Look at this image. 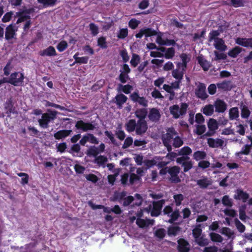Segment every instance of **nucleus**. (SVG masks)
Returning a JSON list of instances; mask_svg holds the SVG:
<instances>
[{
	"label": "nucleus",
	"instance_id": "obj_1",
	"mask_svg": "<svg viewBox=\"0 0 252 252\" xmlns=\"http://www.w3.org/2000/svg\"><path fill=\"white\" fill-rule=\"evenodd\" d=\"M126 195V193L125 191L118 192L115 194L116 199L118 200H121L124 198L123 202L124 206L128 205L132 201H135V204L136 205H140L141 204L142 198L140 194H136L134 197L129 196L125 197Z\"/></svg>",
	"mask_w": 252,
	"mask_h": 252
},
{
	"label": "nucleus",
	"instance_id": "obj_2",
	"mask_svg": "<svg viewBox=\"0 0 252 252\" xmlns=\"http://www.w3.org/2000/svg\"><path fill=\"white\" fill-rule=\"evenodd\" d=\"M188 105L187 104L183 103L180 106L178 105H174L169 107V110L171 114L175 119L180 118L186 113Z\"/></svg>",
	"mask_w": 252,
	"mask_h": 252
},
{
	"label": "nucleus",
	"instance_id": "obj_3",
	"mask_svg": "<svg viewBox=\"0 0 252 252\" xmlns=\"http://www.w3.org/2000/svg\"><path fill=\"white\" fill-rule=\"evenodd\" d=\"M175 133V131L173 128H169L167 133L162 136L163 143L169 152L171 150Z\"/></svg>",
	"mask_w": 252,
	"mask_h": 252
},
{
	"label": "nucleus",
	"instance_id": "obj_4",
	"mask_svg": "<svg viewBox=\"0 0 252 252\" xmlns=\"http://www.w3.org/2000/svg\"><path fill=\"white\" fill-rule=\"evenodd\" d=\"M140 179L138 175L133 173L130 176L128 173H125L121 176V181L123 185H133Z\"/></svg>",
	"mask_w": 252,
	"mask_h": 252
},
{
	"label": "nucleus",
	"instance_id": "obj_5",
	"mask_svg": "<svg viewBox=\"0 0 252 252\" xmlns=\"http://www.w3.org/2000/svg\"><path fill=\"white\" fill-rule=\"evenodd\" d=\"M202 230L199 226H197L193 230V235L197 243L201 246L207 245L208 241L207 239L204 238L201 235Z\"/></svg>",
	"mask_w": 252,
	"mask_h": 252
},
{
	"label": "nucleus",
	"instance_id": "obj_6",
	"mask_svg": "<svg viewBox=\"0 0 252 252\" xmlns=\"http://www.w3.org/2000/svg\"><path fill=\"white\" fill-rule=\"evenodd\" d=\"M24 75L19 72L12 73L8 79V83L15 86H20L23 83Z\"/></svg>",
	"mask_w": 252,
	"mask_h": 252
},
{
	"label": "nucleus",
	"instance_id": "obj_7",
	"mask_svg": "<svg viewBox=\"0 0 252 252\" xmlns=\"http://www.w3.org/2000/svg\"><path fill=\"white\" fill-rule=\"evenodd\" d=\"M163 159L164 158L156 157L152 160H145L144 164L147 168H150L155 165L161 167L166 165L169 162V161H164Z\"/></svg>",
	"mask_w": 252,
	"mask_h": 252
},
{
	"label": "nucleus",
	"instance_id": "obj_8",
	"mask_svg": "<svg viewBox=\"0 0 252 252\" xmlns=\"http://www.w3.org/2000/svg\"><path fill=\"white\" fill-rule=\"evenodd\" d=\"M163 213L164 215H166L171 218L168 220L171 223L176 220L179 216V211L173 212L172 207L169 206H166L164 209Z\"/></svg>",
	"mask_w": 252,
	"mask_h": 252
},
{
	"label": "nucleus",
	"instance_id": "obj_9",
	"mask_svg": "<svg viewBox=\"0 0 252 252\" xmlns=\"http://www.w3.org/2000/svg\"><path fill=\"white\" fill-rule=\"evenodd\" d=\"M197 87L195 89V94L196 96L202 99L206 98L208 96L206 93V86L204 84L200 83L196 84Z\"/></svg>",
	"mask_w": 252,
	"mask_h": 252
},
{
	"label": "nucleus",
	"instance_id": "obj_10",
	"mask_svg": "<svg viewBox=\"0 0 252 252\" xmlns=\"http://www.w3.org/2000/svg\"><path fill=\"white\" fill-rule=\"evenodd\" d=\"M189 157H182L177 159V163L182 164L185 172L189 171L192 167V162L190 160H189Z\"/></svg>",
	"mask_w": 252,
	"mask_h": 252
},
{
	"label": "nucleus",
	"instance_id": "obj_11",
	"mask_svg": "<svg viewBox=\"0 0 252 252\" xmlns=\"http://www.w3.org/2000/svg\"><path fill=\"white\" fill-rule=\"evenodd\" d=\"M163 203V200L153 203L152 207L150 208L152 210L151 214L152 216H158L159 215Z\"/></svg>",
	"mask_w": 252,
	"mask_h": 252
},
{
	"label": "nucleus",
	"instance_id": "obj_12",
	"mask_svg": "<svg viewBox=\"0 0 252 252\" xmlns=\"http://www.w3.org/2000/svg\"><path fill=\"white\" fill-rule=\"evenodd\" d=\"M233 197L236 200H240L243 202H246L249 197V194L241 189H237L235 191Z\"/></svg>",
	"mask_w": 252,
	"mask_h": 252
},
{
	"label": "nucleus",
	"instance_id": "obj_13",
	"mask_svg": "<svg viewBox=\"0 0 252 252\" xmlns=\"http://www.w3.org/2000/svg\"><path fill=\"white\" fill-rule=\"evenodd\" d=\"M16 15L17 16L20 17L17 21V23L19 24L20 23L25 22L24 29L25 31L28 30L31 25V20L30 16L24 15L23 14H21L20 12L17 13Z\"/></svg>",
	"mask_w": 252,
	"mask_h": 252
},
{
	"label": "nucleus",
	"instance_id": "obj_14",
	"mask_svg": "<svg viewBox=\"0 0 252 252\" xmlns=\"http://www.w3.org/2000/svg\"><path fill=\"white\" fill-rule=\"evenodd\" d=\"M180 172V168L177 166H174L169 168V173L170 175V180L174 183L180 182V179L178 176Z\"/></svg>",
	"mask_w": 252,
	"mask_h": 252
},
{
	"label": "nucleus",
	"instance_id": "obj_15",
	"mask_svg": "<svg viewBox=\"0 0 252 252\" xmlns=\"http://www.w3.org/2000/svg\"><path fill=\"white\" fill-rule=\"evenodd\" d=\"M87 142H90L92 144H98V140L93 135L87 134L82 137L80 141V143L82 145H85Z\"/></svg>",
	"mask_w": 252,
	"mask_h": 252
},
{
	"label": "nucleus",
	"instance_id": "obj_16",
	"mask_svg": "<svg viewBox=\"0 0 252 252\" xmlns=\"http://www.w3.org/2000/svg\"><path fill=\"white\" fill-rule=\"evenodd\" d=\"M17 28L12 25H10L6 28L5 37L7 40H10L15 37Z\"/></svg>",
	"mask_w": 252,
	"mask_h": 252
},
{
	"label": "nucleus",
	"instance_id": "obj_17",
	"mask_svg": "<svg viewBox=\"0 0 252 252\" xmlns=\"http://www.w3.org/2000/svg\"><path fill=\"white\" fill-rule=\"evenodd\" d=\"M213 106L215 108L216 112L218 113H223L227 109L226 103L220 99H217Z\"/></svg>",
	"mask_w": 252,
	"mask_h": 252
},
{
	"label": "nucleus",
	"instance_id": "obj_18",
	"mask_svg": "<svg viewBox=\"0 0 252 252\" xmlns=\"http://www.w3.org/2000/svg\"><path fill=\"white\" fill-rule=\"evenodd\" d=\"M75 126L78 129H81L84 131L92 130L94 128V126L92 124L85 123L82 121L77 122Z\"/></svg>",
	"mask_w": 252,
	"mask_h": 252
},
{
	"label": "nucleus",
	"instance_id": "obj_19",
	"mask_svg": "<svg viewBox=\"0 0 252 252\" xmlns=\"http://www.w3.org/2000/svg\"><path fill=\"white\" fill-rule=\"evenodd\" d=\"M156 32L151 29L144 28L141 29L139 32L135 35V36L137 38H141L143 35H145L146 37H149L156 35Z\"/></svg>",
	"mask_w": 252,
	"mask_h": 252
},
{
	"label": "nucleus",
	"instance_id": "obj_20",
	"mask_svg": "<svg viewBox=\"0 0 252 252\" xmlns=\"http://www.w3.org/2000/svg\"><path fill=\"white\" fill-rule=\"evenodd\" d=\"M182 63H178L177 67L179 69H182L183 70H186L187 67V63L190 61V57L185 54H182L180 55Z\"/></svg>",
	"mask_w": 252,
	"mask_h": 252
},
{
	"label": "nucleus",
	"instance_id": "obj_21",
	"mask_svg": "<svg viewBox=\"0 0 252 252\" xmlns=\"http://www.w3.org/2000/svg\"><path fill=\"white\" fill-rule=\"evenodd\" d=\"M147 125L144 120H140L136 125V132L137 134H141L146 132Z\"/></svg>",
	"mask_w": 252,
	"mask_h": 252
},
{
	"label": "nucleus",
	"instance_id": "obj_22",
	"mask_svg": "<svg viewBox=\"0 0 252 252\" xmlns=\"http://www.w3.org/2000/svg\"><path fill=\"white\" fill-rule=\"evenodd\" d=\"M131 100L134 102H136L144 106H146L147 104V101L144 97L140 96L137 93H133L130 95Z\"/></svg>",
	"mask_w": 252,
	"mask_h": 252
},
{
	"label": "nucleus",
	"instance_id": "obj_23",
	"mask_svg": "<svg viewBox=\"0 0 252 252\" xmlns=\"http://www.w3.org/2000/svg\"><path fill=\"white\" fill-rule=\"evenodd\" d=\"M237 44L246 47H252V38H237L236 39Z\"/></svg>",
	"mask_w": 252,
	"mask_h": 252
},
{
	"label": "nucleus",
	"instance_id": "obj_24",
	"mask_svg": "<svg viewBox=\"0 0 252 252\" xmlns=\"http://www.w3.org/2000/svg\"><path fill=\"white\" fill-rule=\"evenodd\" d=\"M207 143L210 147L217 148L221 147L223 144V141L220 139L208 138Z\"/></svg>",
	"mask_w": 252,
	"mask_h": 252
},
{
	"label": "nucleus",
	"instance_id": "obj_25",
	"mask_svg": "<svg viewBox=\"0 0 252 252\" xmlns=\"http://www.w3.org/2000/svg\"><path fill=\"white\" fill-rule=\"evenodd\" d=\"M52 119L49 114L47 113L43 114L42 118L38 121L40 126L43 128L47 127L48 123Z\"/></svg>",
	"mask_w": 252,
	"mask_h": 252
},
{
	"label": "nucleus",
	"instance_id": "obj_26",
	"mask_svg": "<svg viewBox=\"0 0 252 252\" xmlns=\"http://www.w3.org/2000/svg\"><path fill=\"white\" fill-rule=\"evenodd\" d=\"M156 42L159 45H171L175 44V41L173 40L164 39L161 35L158 34L157 37Z\"/></svg>",
	"mask_w": 252,
	"mask_h": 252
},
{
	"label": "nucleus",
	"instance_id": "obj_27",
	"mask_svg": "<svg viewBox=\"0 0 252 252\" xmlns=\"http://www.w3.org/2000/svg\"><path fill=\"white\" fill-rule=\"evenodd\" d=\"M39 55L41 56H54L56 55V50L54 47L49 46L39 52Z\"/></svg>",
	"mask_w": 252,
	"mask_h": 252
},
{
	"label": "nucleus",
	"instance_id": "obj_28",
	"mask_svg": "<svg viewBox=\"0 0 252 252\" xmlns=\"http://www.w3.org/2000/svg\"><path fill=\"white\" fill-rule=\"evenodd\" d=\"M214 41V46L216 49L223 51L227 49V46L225 44L224 41L221 38L215 39V40Z\"/></svg>",
	"mask_w": 252,
	"mask_h": 252
},
{
	"label": "nucleus",
	"instance_id": "obj_29",
	"mask_svg": "<svg viewBox=\"0 0 252 252\" xmlns=\"http://www.w3.org/2000/svg\"><path fill=\"white\" fill-rule=\"evenodd\" d=\"M197 184L201 188H206L212 184V181L208 178L202 177L197 180Z\"/></svg>",
	"mask_w": 252,
	"mask_h": 252
},
{
	"label": "nucleus",
	"instance_id": "obj_30",
	"mask_svg": "<svg viewBox=\"0 0 252 252\" xmlns=\"http://www.w3.org/2000/svg\"><path fill=\"white\" fill-rule=\"evenodd\" d=\"M178 250L180 252H188L189 251V244L184 239L178 240Z\"/></svg>",
	"mask_w": 252,
	"mask_h": 252
},
{
	"label": "nucleus",
	"instance_id": "obj_31",
	"mask_svg": "<svg viewBox=\"0 0 252 252\" xmlns=\"http://www.w3.org/2000/svg\"><path fill=\"white\" fill-rule=\"evenodd\" d=\"M160 114L158 110L156 108L152 109L149 114V119L153 121H156L159 119Z\"/></svg>",
	"mask_w": 252,
	"mask_h": 252
},
{
	"label": "nucleus",
	"instance_id": "obj_32",
	"mask_svg": "<svg viewBox=\"0 0 252 252\" xmlns=\"http://www.w3.org/2000/svg\"><path fill=\"white\" fill-rule=\"evenodd\" d=\"M71 132V130H62L58 131L54 134V137L57 139H61L66 137Z\"/></svg>",
	"mask_w": 252,
	"mask_h": 252
},
{
	"label": "nucleus",
	"instance_id": "obj_33",
	"mask_svg": "<svg viewBox=\"0 0 252 252\" xmlns=\"http://www.w3.org/2000/svg\"><path fill=\"white\" fill-rule=\"evenodd\" d=\"M201 112L206 116H212L214 112V107L213 105H205L201 109Z\"/></svg>",
	"mask_w": 252,
	"mask_h": 252
},
{
	"label": "nucleus",
	"instance_id": "obj_34",
	"mask_svg": "<svg viewBox=\"0 0 252 252\" xmlns=\"http://www.w3.org/2000/svg\"><path fill=\"white\" fill-rule=\"evenodd\" d=\"M185 71L177 67L176 69L173 70L172 76L177 80L181 81L183 78Z\"/></svg>",
	"mask_w": 252,
	"mask_h": 252
},
{
	"label": "nucleus",
	"instance_id": "obj_35",
	"mask_svg": "<svg viewBox=\"0 0 252 252\" xmlns=\"http://www.w3.org/2000/svg\"><path fill=\"white\" fill-rule=\"evenodd\" d=\"M107 161V158L103 156L96 157L94 162L99 166L105 167V164Z\"/></svg>",
	"mask_w": 252,
	"mask_h": 252
},
{
	"label": "nucleus",
	"instance_id": "obj_36",
	"mask_svg": "<svg viewBox=\"0 0 252 252\" xmlns=\"http://www.w3.org/2000/svg\"><path fill=\"white\" fill-rule=\"evenodd\" d=\"M127 99V97L124 94H120L116 96L115 102L120 107H121L122 105L126 102Z\"/></svg>",
	"mask_w": 252,
	"mask_h": 252
},
{
	"label": "nucleus",
	"instance_id": "obj_37",
	"mask_svg": "<svg viewBox=\"0 0 252 252\" xmlns=\"http://www.w3.org/2000/svg\"><path fill=\"white\" fill-rule=\"evenodd\" d=\"M158 51H151L150 52V56L152 57H162L163 56L164 52H165V48L160 47L157 49Z\"/></svg>",
	"mask_w": 252,
	"mask_h": 252
},
{
	"label": "nucleus",
	"instance_id": "obj_38",
	"mask_svg": "<svg viewBox=\"0 0 252 252\" xmlns=\"http://www.w3.org/2000/svg\"><path fill=\"white\" fill-rule=\"evenodd\" d=\"M198 62L204 70H207L210 67V64L202 56L198 57Z\"/></svg>",
	"mask_w": 252,
	"mask_h": 252
},
{
	"label": "nucleus",
	"instance_id": "obj_39",
	"mask_svg": "<svg viewBox=\"0 0 252 252\" xmlns=\"http://www.w3.org/2000/svg\"><path fill=\"white\" fill-rule=\"evenodd\" d=\"M208 126L210 131H214L218 127L217 121L213 119H210L208 123Z\"/></svg>",
	"mask_w": 252,
	"mask_h": 252
},
{
	"label": "nucleus",
	"instance_id": "obj_40",
	"mask_svg": "<svg viewBox=\"0 0 252 252\" xmlns=\"http://www.w3.org/2000/svg\"><path fill=\"white\" fill-rule=\"evenodd\" d=\"M206 154L205 152L198 151L194 153L193 158L196 160H200L205 158Z\"/></svg>",
	"mask_w": 252,
	"mask_h": 252
},
{
	"label": "nucleus",
	"instance_id": "obj_41",
	"mask_svg": "<svg viewBox=\"0 0 252 252\" xmlns=\"http://www.w3.org/2000/svg\"><path fill=\"white\" fill-rule=\"evenodd\" d=\"M98 154V149L95 146L90 147L86 151V154L89 156L96 157Z\"/></svg>",
	"mask_w": 252,
	"mask_h": 252
},
{
	"label": "nucleus",
	"instance_id": "obj_42",
	"mask_svg": "<svg viewBox=\"0 0 252 252\" xmlns=\"http://www.w3.org/2000/svg\"><path fill=\"white\" fill-rule=\"evenodd\" d=\"M241 48L238 46H236L232 49L230 50L228 52V55L231 57L235 58L241 52Z\"/></svg>",
	"mask_w": 252,
	"mask_h": 252
},
{
	"label": "nucleus",
	"instance_id": "obj_43",
	"mask_svg": "<svg viewBox=\"0 0 252 252\" xmlns=\"http://www.w3.org/2000/svg\"><path fill=\"white\" fill-rule=\"evenodd\" d=\"M183 144V141L178 135L177 133L175 132V136H174V140L172 145L176 148L181 146Z\"/></svg>",
	"mask_w": 252,
	"mask_h": 252
},
{
	"label": "nucleus",
	"instance_id": "obj_44",
	"mask_svg": "<svg viewBox=\"0 0 252 252\" xmlns=\"http://www.w3.org/2000/svg\"><path fill=\"white\" fill-rule=\"evenodd\" d=\"M220 232L229 238H232L234 236L233 232L229 228L223 227Z\"/></svg>",
	"mask_w": 252,
	"mask_h": 252
},
{
	"label": "nucleus",
	"instance_id": "obj_45",
	"mask_svg": "<svg viewBox=\"0 0 252 252\" xmlns=\"http://www.w3.org/2000/svg\"><path fill=\"white\" fill-rule=\"evenodd\" d=\"M229 118L231 120L235 119L239 117V111L237 107H233L229 110Z\"/></svg>",
	"mask_w": 252,
	"mask_h": 252
},
{
	"label": "nucleus",
	"instance_id": "obj_46",
	"mask_svg": "<svg viewBox=\"0 0 252 252\" xmlns=\"http://www.w3.org/2000/svg\"><path fill=\"white\" fill-rule=\"evenodd\" d=\"M210 237L211 240L215 242L220 243L223 240L222 237L220 235L216 233H211L210 234Z\"/></svg>",
	"mask_w": 252,
	"mask_h": 252
},
{
	"label": "nucleus",
	"instance_id": "obj_47",
	"mask_svg": "<svg viewBox=\"0 0 252 252\" xmlns=\"http://www.w3.org/2000/svg\"><path fill=\"white\" fill-rule=\"evenodd\" d=\"M164 57L166 59H169L173 57L175 55V50L173 48H169L165 50Z\"/></svg>",
	"mask_w": 252,
	"mask_h": 252
},
{
	"label": "nucleus",
	"instance_id": "obj_48",
	"mask_svg": "<svg viewBox=\"0 0 252 252\" xmlns=\"http://www.w3.org/2000/svg\"><path fill=\"white\" fill-rule=\"evenodd\" d=\"M136 125L134 120H131L129 121L126 125V130L129 132L133 131L136 128Z\"/></svg>",
	"mask_w": 252,
	"mask_h": 252
},
{
	"label": "nucleus",
	"instance_id": "obj_49",
	"mask_svg": "<svg viewBox=\"0 0 252 252\" xmlns=\"http://www.w3.org/2000/svg\"><path fill=\"white\" fill-rule=\"evenodd\" d=\"M135 115L140 120H144L147 115V111L145 108L139 109L135 112Z\"/></svg>",
	"mask_w": 252,
	"mask_h": 252
},
{
	"label": "nucleus",
	"instance_id": "obj_50",
	"mask_svg": "<svg viewBox=\"0 0 252 252\" xmlns=\"http://www.w3.org/2000/svg\"><path fill=\"white\" fill-rule=\"evenodd\" d=\"M17 175L19 177H22L21 183L23 185H25V184H27L29 182V176L27 174L25 173H17Z\"/></svg>",
	"mask_w": 252,
	"mask_h": 252
},
{
	"label": "nucleus",
	"instance_id": "obj_51",
	"mask_svg": "<svg viewBox=\"0 0 252 252\" xmlns=\"http://www.w3.org/2000/svg\"><path fill=\"white\" fill-rule=\"evenodd\" d=\"M252 147V143L250 145H246L244 147H243L242 149V151L237 153V155L239 156L240 154H244V155H248L250 153V150Z\"/></svg>",
	"mask_w": 252,
	"mask_h": 252
},
{
	"label": "nucleus",
	"instance_id": "obj_52",
	"mask_svg": "<svg viewBox=\"0 0 252 252\" xmlns=\"http://www.w3.org/2000/svg\"><path fill=\"white\" fill-rule=\"evenodd\" d=\"M220 32L218 31H213L211 32L209 36V41L211 42L215 40V39H219L218 36L220 34Z\"/></svg>",
	"mask_w": 252,
	"mask_h": 252
},
{
	"label": "nucleus",
	"instance_id": "obj_53",
	"mask_svg": "<svg viewBox=\"0 0 252 252\" xmlns=\"http://www.w3.org/2000/svg\"><path fill=\"white\" fill-rule=\"evenodd\" d=\"M192 152L191 149L189 147L182 148L179 152V155H189Z\"/></svg>",
	"mask_w": 252,
	"mask_h": 252
},
{
	"label": "nucleus",
	"instance_id": "obj_54",
	"mask_svg": "<svg viewBox=\"0 0 252 252\" xmlns=\"http://www.w3.org/2000/svg\"><path fill=\"white\" fill-rule=\"evenodd\" d=\"M80 150V147L79 145H74L71 148V153L75 156L82 157V154L78 155Z\"/></svg>",
	"mask_w": 252,
	"mask_h": 252
},
{
	"label": "nucleus",
	"instance_id": "obj_55",
	"mask_svg": "<svg viewBox=\"0 0 252 252\" xmlns=\"http://www.w3.org/2000/svg\"><path fill=\"white\" fill-rule=\"evenodd\" d=\"M179 228L177 226H173L168 229V235L175 236L178 234L179 231Z\"/></svg>",
	"mask_w": 252,
	"mask_h": 252
},
{
	"label": "nucleus",
	"instance_id": "obj_56",
	"mask_svg": "<svg viewBox=\"0 0 252 252\" xmlns=\"http://www.w3.org/2000/svg\"><path fill=\"white\" fill-rule=\"evenodd\" d=\"M90 30L92 34L95 36L98 33V27L94 23H91L89 25Z\"/></svg>",
	"mask_w": 252,
	"mask_h": 252
},
{
	"label": "nucleus",
	"instance_id": "obj_57",
	"mask_svg": "<svg viewBox=\"0 0 252 252\" xmlns=\"http://www.w3.org/2000/svg\"><path fill=\"white\" fill-rule=\"evenodd\" d=\"M139 61H140L139 57L136 54H133L132 55V59L130 61V63H131V65L133 66L134 67H135L139 63Z\"/></svg>",
	"mask_w": 252,
	"mask_h": 252
},
{
	"label": "nucleus",
	"instance_id": "obj_58",
	"mask_svg": "<svg viewBox=\"0 0 252 252\" xmlns=\"http://www.w3.org/2000/svg\"><path fill=\"white\" fill-rule=\"evenodd\" d=\"M97 45L102 48H106L107 43L106 38L104 37H100L97 40Z\"/></svg>",
	"mask_w": 252,
	"mask_h": 252
},
{
	"label": "nucleus",
	"instance_id": "obj_59",
	"mask_svg": "<svg viewBox=\"0 0 252 252\" xmlns=\"http://www.w3.org/2000/svg\"><path fill=\"white\" fill-rule=\"evenodd\" d=\"M38 2L43 4L45 6L53 5L57 0H37Z\"/></svg>",
	"mask_w": 252,
	"mask_h": 252
},
{
	"label": "nucleus",
	"instance_id": "obj_60",
	"mask_svg": "<svg viewBox=\"0 0 252 252\" xmlns=\"http://www.w3.org/2000/svg\"><path fill=\"white\" fill-rule=\"evenodd\" d=\"M155 236L159 239L163 238L165 235V231L164 229L159 228L155 232Z\"/></svg>",
	"mask_w": 252,
	"mask_h": 252
},
{
	"label": "nucleus",
	"instance_id": "obj_61",
	"mask_svg": "<svg viewBox=\"0 0 252 252\" xmlns=\"http://www.w3.org/2000/svg\"><path fill=\"white\" fill-rule=\"evenodd\" d=\"M173 197L177 206L180 205L184 199V196L181 194L174 195Z\"/></svg>",
	"mask_w": 252,
	"mask_h": 252
},
{
	"label": "nucleus",
	"instance_id": "obj_62",
	"mask_svg": "<svg viewBox=\"0 0 252 252\" xmlns=\"http://www.w3.org/2000/svg\"><path fill=\"white\" fill-rule=\"evenodd\" d=\"M128 34V30L127 29H122L119 31L118 34V37L123 39L127 36Z\"/></svg>",
	"mask_w": 252,
	"mask_h": 252
},
{
	"label": "nucleus",
	"instance_id": "obj_63",
	"mask_svg": "<svg viewBox=\"0 0 252 252\" xmlns=\"http://www.w3.org/2000/svg\"><path fill=\"white\" fill-rule=\"evenodd\" d=\"M67 42L65 41H62L58 44L57 48L60 52H62L64 51L67 48Z\"/></svg>",
	"mask_w": 252,
	"mask_h": 252
},
{
	"label": "nucleus",
	"instance_id": "obj_64",
	"mask_svg": "<svg viewBox=\"0 0 252 252\" xmlns=\"http://www.w3.org/2000/svg\"><path fill=\"white\" fill-rule=\"evenodd\" d=\"M222 202L225 206H231L232 204V200L227 195H225L223 197Z\"/></svg>",
	"mask_w": 252,
	"mask_h": 252
}]
</instances>
